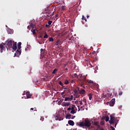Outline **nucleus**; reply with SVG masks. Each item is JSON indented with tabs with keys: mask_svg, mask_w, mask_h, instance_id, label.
I'll return each mask as SVG.
<instances>
[{
	"mask_svg": "<svg viewBox=\"0 0 130 130\" xmlns=\"http://www.w3.org/2000/svg\"><path fill=\"white\" fill-rule=\"evenodd\" d=\"M74 77H75V78H77V79H79V83H80L81 86H83V85H84V84H85V81L86 80V77H83L82 75L78 76V74H77V73L74 74Z\"/></svg>",
	"mask_w": 130,
	"mask_h": 130,
	"instance_id": "nucleus-1",
	"label": "nucleus"
},
{
	"mask_svg": "<svg viewBox=\"0 0 130 130\" xmlns=\"http://www.w3.org/2000/svg\"><path fill=\"white\" fill-rule=\"evenodd\" d=\"M118 119H115L114 117H113V115H110V120H109V123L110 124H115V127H116V125H117V124L118 123Z\"/></svg>",
	"mask_w": 130,
	"mask_h": 130,
	"instance_id": "nucleus-2",
	"label": "nucleus"
},
{
	"mask_svg": "<svg viewBox=\"0 0 130 130\" xmlns=\"http://www.w3.org/2000/svg\"><path fill=\"white\" fill-rule=\"evenodd\" d=\"M14 42L15 41L11 40V39H8V40L6 41V48L8 50V48L10 49V48H12L13 47V45L14 44Z\"/></svg>",
	"mask_w": 130,
	"mask_h": 130,
	"instance_id": "nucleus-3",
	"label": "nucleus"
},
{
	"mask_svg": "<svg viewBox=\"0 0 130 130\" xmlns=\"http://www.w3.org/2000/svg\"><path fill=\"white\" fill-rule=\"evenodd\" d=\"M92 124V123H91V121L89 120H85L84 121V125L85 126H86V127H90V126H91V125Z\"/></svg>",
	"mask_w": 130,
	"mask_h": 130,
	"instance_id": "nucleus-4",
	"label": "nucleus"
},
{
	"mask_svg": "<svg viewBox=\"0 0 130 130\" xmlns=\"http://www.w3.org/2000/svg\"><path fill=\"white\" fill-rule=\"evenodd\" d=\"M74 99V96L73 95H71L69 97H66L65 98L64 101H72L73 99Z\"/></svg>",
	"mask_w": 130,
	"mask_h": 130,
	"instance_id": "nucleus-5",
	"label": "nucleus"
},
{
	"mask_svg": "<svg viewBox=\"0 0 130 130\" xmlns=\"http://www.w3.org/2000/svg\"><path fill=\"white\" fill-rule=\"evenodd\" d=\"M75 117H76V116H73V115H71V114H69V115H67L66 116V118L67 119H68V118L69 119H71V118L72 119H74V118H75Z\"/></svg>",
	"mask_w": 130,
	"mask_h": 130,
	"instance_id": "nucleus-6",
	"label": "nucleus"
},
{
	"mask_svg": "<svg viewBox=\"0 0 130 130\" xmlns=\"http://www.w3.org/2000/svg\"><path fill=\"white\" fill-rule=\"evenodd\" d=\"M12 48L13 49V50H17V42H14L12 45Z\"/></svg>",
	"mask_w": 130,
	"mask_h": 130,
	"instance_id": "nucleus-7",
	"label": "nucleus"
},
{
	"mask_svg": "<svg viewBox=\"0 0 130 130\" xmlns=\"http://www.w3.org/2000/svg\"><path fill=\"white\" fill-rule=\"evenodd\" d=\"M26 95L27 99H29L31 98V97H32V95H31V94L30 93V92H29V91H27L26 92Z\"/></svg>",
	"mask_w": 130,
	"mask_h": 130,
	"instance_id": "nucleus-8",
	"label": "nucleus"
},
{
	"mask_svg": "<svg viewBox=\"0 0 130 130\" xmlns=\"http://www.w3.org/2000/svg\"><path fill=\"white\" fill-rule=\"evenodd\" d=\"M68 123H69V125H72V126H73V125H75V122H74V121H73L72 120H69Z\"/></svg>",
	"mask_w": 130,
	"mask_h": 130,
	"instance_id": "nucleus-9",
	"label": "nucleus"
},
{
	"mask_svg": "<svg viewBox=\"0 0 130 130\" xmlns=\"http://www.w3.org/2000/svg\"><path fill=\"white\" fill-rule=\"evenodd\" d=\"M3 50H5V47H4V45L1 44H0V51L1 52H3Z\"/></svg>",
	"mask_w": 130,
	"mask_h": 130,
	"instance_id": "nucleus-10",
	"label": "nucleus"
},
{
	"mask_svg": "<svg viewBox=\"0 0 130 130\" xmlns=\"http://www.w3.org/2000/svg\"><path fill=\"white\" fill-rule=\"evenodd\" d=\"M63 106H65V107L71 106V103H65L63 104Z\"/></svg>",
	"mask_w": 130,
	"mask_h": 130,
	"instance_id": "nucleus-11",
	"label": "nucleus"
},
{
	"mask_svg": "<svg viewBox=\"0 0 130 130\" xmlns=\"http://www.w3.org/2000/svg\"><path fill=\"white\" fill-rule=\"evenodd\" d=\"M79 126H81V127L83 126H85V122H80L79 123Z\"/></svg>",
	"mask_w": 130,
	"mask_h": 130,
	"instance_id": "nucleus-12",
	"label": "nucleus"
},
{
	"mask_svg": "<svg viewBox=\"0 0 130 130\" xmlns=\"http://www.w3.org/2000/svg\"><path fill=\"white\" fill-rule=\"evenodd\" d=\"M21 45H22V43L19 42L17 45L18 49H21Z\"/></svg>",
	"mask_w": 130,
	"mask_h": 130,
	"instance_id": "nucleus-13",
	"label": "nucleus"
},
{
	"mask_svg": "<svg viewBox=\"0 0 130 130\" xmlns=\"http://www.w3.org/2000/svg\"><path fill=\"white\" fill-rule=\"evenodd\" d=\"M31 31L34 35H36V32L35 31V29H34V28H32Z\"/></svg>",
	"mask_w": 130,
	"mask_h": 130,
	"instance_id": "nucleus-14",
	"label": "nucleus"
},
{
	"mask_svg": "<svg viewBox=\"0 0 130 130\" xmlns=\"http://www.w3.org/2000/svg\"><path fill=\"white\" fill-rule=\"evenodd\" d=\"M85 92H86V91L84 89H81L80 91V94H85Z\"/></svg>",
	"mask_w": 130,
	"mask_h": 130,
	"instance_id": "nucleus-15",
	"label": "nucleus"
},
{
	"mask_svg": "<svg viewBox=\"0 0 130 130\" xmlns=\"http://www.w3.org/2000/svg\"><path fill=\"white\" fill-rule=\"evenodd\" d=\"M41 56H43L44 55V52H43V49H41Z\"/></svg>",
	"mask_w": 130,
	"mask_h": 130,
	"instance_id": "nucleus-16",
	"label": "nucleus"
},
{
	"mask_svg": "<svg viewBox=\"0 0 130 130\" xmlns=\"http://www.w3.org/2000/svg\"><path fill=\"white\" fill-rule=\"evenodd\" d=\"M29 26H30V27L32 28V29H34V28H35V24H33L32 23H30Z\"/></svg>",
	"mask_w": 130,
	"mask_h": 130,
	"instance_id": "nucleus-17",
	"label": "nucleus"
},
{
	"mask_svg": "<svg viewBox=\"0 0 130 130\" xmlns=\"http://www.w3.org/2000/svg\"><path fill=\"white\" fill-rule=\"evenodd\" d=\"M93 98V95L91 93L89 94V100H92V99Z\"/></svg>",
	"mask_w": 130,
	"mask_h": 130,
	"instance_id": "nucleus-18",
	"label": "nucleus"
},
{
	"mask_svg": "<svg viewBox=\"0 0 130 130\" xmlns=\"http://www.w3.org/2000/svg\"><path fill=\"white\" fill-rule=\"evenodd\" d=\"M21 50H20V49H18L17 50V51H16V53L17 54H21Z\"/></svg>",
	"mask_w": 130,
	"mask_h": 130,
	"instance_id": "nucleus-19",
	"label": "nucleus"
},
{
	"mask_svg": "<svg viewBox=\"0 0 130 130\" xmlns=\"http://www.w3.org/2000/svg\"><path fill=\"white\" fill-rule=\"evenodd\" d=\"M70 113L71 114H75V113H76V111L75 110H71Z\"/></svg>",
	"mask_w": 130,
	"mask_h": 130,
	"instance_id": "nucleus-20",
	"label": "nucleus"
},
{
	"mask_svg": "<svg viewBox=\"0 0 130 130\" xmlns=\"http://www.w3.org/2000/svg\"><path fill=\"white\" fill-rule=\"evenodd\" d=\"M69 83L70 82H69L68 80H64V84H65V85H69Z\"/></svg>",
	"mask_w": 130,
	"mask_h": 130,
	"instance_id": "nucleus-21",
	"label": "nucleus"
},
{
	"mask_svg": "<svg viewBox=\"0 0 130 130\" xmlns=\"http://www.w3.org/2000/svg\"><path fill=\"white\" fill-rule=\"evenodd\" d=\"M49 40L50 42H53V41H54L53 38L52 37L49 38Z\"/></svg>",
	"mask_w": 130,
	"mask_h": 130,
	"instance_id": "nucleus-22",
	"label": "nucleus"
},
{
	"mask_svg": "<svg viewBox=\"0 0 130 130\" xmlns=\"http://www.w3.org/2000/svg\"><path fill=\"white\" fill-rule=\"evenodd\" d=\"M60 43H61L60 40H57L56 41V45H59V44H60Z\"/></svg>",
	"mask_w": 130,
	"mask_h": 130,
	"instance_id": "nucleus-23",
	"label": "nucleus"
},
{
	"mask_svg": "<svg viewBox=\"0 0 130 130\" xmlns=\"http://www.w3.org/2000/svg\"><path fill=\"white\" fill-rule=\"evenodd\" d=\"M83 102H84V105H87V100L86 99H83Z\"/></svg>",
	"mask_w": 130,
	"mask_h": 130,
	"instance_id": "nucleus-24",
	"label": "nucleus"
},
{
	"mask_svg": "<svg viewBox=\"0 0 130 130\" xmlns=\"http://www.w3.org/2000/svg\"><path fill=\"white\" fill-rule=\"evenodd\" d=\"M57 71H58V69H54V70L52 72V74H55V73H56V72H57Z\"/></svg>",
	"mask_w": 130,
	"mask_h": 130,
	"instance_id": "nucleus-25",
	"label": "nucleus"
},
{
	"mask_svg": "<svg viewBox=\"0 0 130 130\" xmlns=\"http://www.w3.org/2000/svg\"><path fill=\"white\" fill-rule=\"evenodd\" d=\"M44 38H48V35L46 32H45V35L44 36Z\"/></svg>",
	"mask_w": 130,
	"mask_h": 130,
	"instance_id": "nucleus-26",
	"label": "nucleus"
},
{
	"mask_svg": "<svg viewBox=\"0 0 130 130\" xmlns=\"http://www.w3.org/2000/svg\"><path fill=\"white\" fill-rule=\"evenodd\" d=\"M75 107H76V106L73 105L71 107V110H75Z\"/></svg>",
	"mask_w": 130,
	"mask_h": 130,
	"instance_id": "nucleus-27",
	"label": "nucleus"
},
{
	"mask_svg": "<svg viewBox=\"0 0 130 130\" xmlns=\"http://www.w3.org/2000/svg\"><path fill=\"white\" fill-rule=\"evenodd\" d=\"M88 84H92V85H93V84H94V82L92 80H88Z\"/></svg>",
	"mask_w": 130,
	"mask_h": 130,
	"instance_id": "nucleus-28",
	"label": "nucleus"
},
{
	"mask_svg": "<svg viewBox=\"0 0 130 130\" xmlns=\"http://www.w3.org/2000/svg\"><path fill=\"white\" fill-rule=\"evenodd\" d=\"M105 121H106V122H107V121H109V117H108V116H107L106 118Z\"/></svg>",
	"mask_w": 130,
	"mask_h": 130,
	"instance_id": "nucleus-29",
	"label": "nucleus"
},
{
	"mask_svg": "<svg viewBox=\"0 0 130 130\" xmlns=\"http://www.w3.org/2000/svg\"><path fill=\"white\" fill-rule=\"evenodd\" d=\"M52 23V21H51V20H49L48 22V24L50 26V25H51Z\"/></svg>",
	"mask_w": 130,
	"mask_h": 130,
	"instance_id": "nucleus-30",
	"label": "nucleus"
},
{
	"mask_svg": "<svg viewBox=\"0 0 130 130\" xmlns=\"http://www.w3.org/2000/svg\"><path fill=\"white\" fill-rule=\"evenodd\" d=\"M58 84L62 86V87H63V83H62V82H61V81H59Z\"/></svg>",
	"mask_w": 130,
	"mask_h": 130,
	"instance_id": "nucleus-31",
	"label": "nucleus"
},
{
	"mask_svg": "<svg viewBox=\"0 0 130 130\" xmlns=\"http://www.w3.org/2000/svg\"><path fill=\"white\" fill-rule=\"evenodd\" d=\"M111 102H112V103H113L114 104L115 103V99H113Z\"/></svg>",
	"mask_w": 130,
	"mask_h": 130,
	"instance_id": "nucleus-32",
	"label": "nucleus"
},
{
	"mask_svg": "<svg viewBox=\"0 0 130 130\" xmlns=\"http://www.w3.org/2000/svg\"><path fill=\"white\" fill-rule=\"evenodd\" d=\"M102 98H107V95L104 94H104L102 95Z\"/></svg>",
	"mask_w": 130,
	"mask_h": 130,
	"instance_id": "nucleus-33",
	"label": "nucleus"
},
{
	"mask_svg": "<svg viewBox=\"0 0 130 130\" xmlns=\"http://www.w3.org/2000/svg\"><path fill=\"white\" fill-rule=\"evenodd\" d=\"M82 20H83V21H84V20H85V21H87V19L85 18V17L84 16V15L82 16Z\"/></svg>",
	"mask_w": 130,
	"mask_h": 130,
	"instance_id": "nucleus-34",
	"label": "nucleus"
},
{
	"mask_svg": "<svg viewBox=\"0 0 130 130\" xmlns=\"http://www.w3.org/2000/svg\"><path fill=\"white\" fill-rule=\"evenodd\" d=\"M113 105H114V104H113V103H112L111 102H110V106H113Z\"/></svg>",
	"mask_w": 130,
	"mask_h": 130,
	"instance_id": "nucleus-35",
	"label": "nucleus"
},
{
	"mask_svg": "<svg viewBox=\"0 0 130 130\" xmlns=\"http://www.w3.org/2000/svg\"><path fill=\"white\" fill-rule=\"evenodd\" d=\"M75 82H76V81L75 80H72L71 81V84H74L75 83Z\"/></svg>",
	"mask_w": 130,
	"mask_h": 130,
	"instance_id": "nucleus-36",
	"label": "nucleus"
},
{
	"mask_svg": "<svg viewBox=\"0 0 130 130\" xmlns=\"http://www.w3.org/2000/svg\"><path fill=\"white\" fill-rule=\"evenodd\" d=\"M99 123L98 122H94V125H98Z\"/></svg>",
	"mask_w": 130,
	"mask_h": 130,
	"instance_id": "nucleus-37",
	"label": "nucleus"
},
{
	"mask_svg": "<svg viewBox=\"0 0 130 130\" xmlns=\"http://www.w3.org/2000/svg\"><path fill=\"white\" fill-rule=\"evenodd\" d=\"M110 128H111L112 130H115V128L113 126H110Z\"/></svg>",
	"mask_w": 130,
	"mask_h": 130,
	"instance_id": "nucleus-38",
	"label": "nucleus"
},
{
	"mask_svg": "<svg viewBox=\"0 0 130 130\" xmlns=\"http://www.w3.org/2000/svg\"><path fill=\"white\" fill-rule=\"evenodd\" d=\"M70 110H71V106H70V107H69V108H68L67 109V111H70Z\"/></svg>",
	"mask_w": 130,
	"mask_h": 130,
	"instance_id": "nucleus-39",
	"label": "nucleus"
},
{
	"mask_svg": "<svg viewBox=\"0 0 130 130\" xmlns=\"http://www.w3.org/2000/svg\"><path fill=\"white\" fill-rule=\"evenodd\" d=\"M101 125H104V121H101Z\"/></svg>",
	"mask_w": 130,
	"mask_h": 130,
	"instance_id": "nucleus-40",
	"label": "nucleus"
},
{
	"mask_svg": "<svg viewBox=\"0 0 130 130\" xmlns=\"http://www.w3.org/2000/svg\"><path fill=\"white\" fill-rule=\"evenodd\" d=\"M119 96H121V95H122V92L120 91V92H119Z\"/></svg>",
	"mask_w": 130,
	"mask_h": 130,
	"instance_id": "nucleus-41",
	"label": "nucleus"
},
{
	"mask_svg": "<svg viewBox=\"0 0 130 130\" xmlns=\"http://www.w3.org/2000/svg\"><path fill=\"white\" fill-rule=\"evenodd\" d=\"M31 26H30V25H28V26H27V29H29V30H30V29H31Z\"/></svg>",
	"mask_w": 130,
	"mask_h": 130,
	"instance_id": "nucleus-42",
	"label": "nucleus"
},
{
	"mask_svg": "<svg viewBox=\"0 0 130 130\" xmlns=\"http://www.w3.org/2000/svg\"><path fill=\"white\" fill-rule=\"evenodd\" d=\"M79 104H80V105H82L83 104V102L81 101H79Z\"/></svg>",
	"mask_w": 130,
	"mask_h": 130,
	"instance_id": "nucleus-43",
	"label": "nucleus"
},
{
	"mask_svg": "<svg viewBox=\"0 0 130 130\" xmlns=\"http://www.w3.org/2000/svg\"><path fill=\"white\" fill-rule=\"evenodd\" d=\"M49 24H46V27H47V28H48V27H49Z\"/></svg>",
	"mask_w": 130,
	"mask_h": 130,
	"instance_id": "nucleus-44",
	"label": "nucleus"
},
{
	"mask_svg": "<svg viewBox=\"0 0 130 130\" xmlns=\"http://www.w3.org/2000/svg\"><path fill=\"white\" fill-rule=\"evenodd\" d=\"M55 18H57V17H58V14H56L55 15Z\"/></svg>",
	"mask_w": 130,
	"mask_h": 130,
	"instance_id": "nucleus-45",
	"label": "nucleus"
},
{
	"mask_svg": "<svg viewBox=\"0 0 130 130\" xmlns=\"http://www.w3.org/2000/svg\"><path fill=\"white\" fill-rule=\"evenodd\" d=\"M62 89H64V90H66V89H67V87H65V88H64V86H63Z\"/></svg>",
	"mask_w": 130,
	"mask_h": 130,
	"instance_id": "nucleus-46",
	"label": "nucleus"
},
{
	"mask_svg": "<svg viewBox=\"0 0 130 130\" xmlns=\"http://www.w3.org/2000/svg\"><path fill=\"white\" fill-rule=\"evenodd\" d=\"M64 67H67V66H68V63L64 64Z\"/></svg>",
	"mask_w": 130,
	"mask_h": 130,
	"instance_id": "nucleus-47",
	"label": "nucleus"
},
{
	"mask_svg": "<svg viewBox=\"0 0 130 130\" xmlns=\"http://www.w3.org/2000/svg\"><path fill=\"white\" fill-rule=\"evenodd\" d=\"M83 107H81L80 109H82V110H84V109H83Z\"/></svg>",
	"mask_w": 130,
	"mask_h": 130,
	"instance_id": "nucleus-48",
	"label": "nucleus"
},
{
	"mask_svg": "<svg viewBox=\"0 0 130 130\" xmlns=\"http://www.w3.org/2000/svg\"><path fill=\"white\" fill-rule=\"evenodd\" d=\"M54 13V12H53V13L52 14L50 15L51 17H52V16L53 15V14Z\"/></svg>",
	"mask_w": 130,
	"mask_h": 130,
	"instance_id": "nucleus-49",
	"label": "nucleus"
},
{
	"mask_svg": "<svg viewBox=\"0 0 130 130\" xmlns=\"http://www.w3.org/2000/svg\"><path fill=\"white\" fill-rule=\"evenodd\" d=\"M14 56H17V53H14Z\"/></svg>",
	"mask_w": 130,
	"mask_h": 130,
	"instance_id": "nucleus-50",
	"label": "nucleus"
},
{
	"mask_svg": "<svg viewBox=\"0 0 130 130\" xmlns=\"http://www.w3.org/2000/svg\"><path fill=\"white\" fill-rule=\"evenodd\" d=\"M30 110H34V108H30Z\"/></svg>",
	"mask_w": 130,
	"mask_h": 130,
	"instance_id": "nucleus-51",
	"label": "nucleus"
},
{
	"mask_svg": "<svg viewBox=\"0 0 130 130\" xmlns=\"http://www.w3.org/2000/svg\"><path fill=\"white\" fill-rule=\"evenodd\" d=\"M89 17H90L89 15H87V19H89Z\"/></svg>",
	"mask_w": 130,
	"mask_h": 130,
	"instance_id": "nucleus-52",
	"label": "nucleus"
},
{
	"mask_svg": "<svg viewBox=\"0 0 130 130\" xmlns=\"http://www.w3.org/2000/svg\"><path fill=\"white\" fill-rule=\"evenodd\" d=\"M68 70V68H66V69H65V72H67V71Z\"/></svg>",
	"mask_w": 130,
	"mask_h": 130,
	"instance_id": "nucleus-53",
	"label": "nucleus"
},
{
	"mask_svg": "<svg viewBox=\"0 0 130 130\" xmlns=\"http://www.w3.org/2000/svg\"><path fill=\"white\" fill-rule=\"evenodd\" d=\"M69 40H72V39H69Z\"/></svg>",
	"mask_w": 130,
	"mask_h": 130,
	"instance_id": "nucleus-54",
	"label": "nucleus"
},
{
	"mask_svg": "<svg viewBox=\"0 0 130 130\" xmlns=\"http://www.w3.org/2000/svg\"><path fill=\"white\" fill-rule=\"evenodd\" d=\"M62 94H63V92H62Z\"/></svg>",
	"mask_w": 130,
	"mask_h": 130,
	"instance_id": "nucleus-55",
	"label": "nucleus"
},
{
	"mask_svg": "<svg viewBox=\"0 0 130 130\" xmlns=\"http://www.w3.org/2000/svg\"><path fill=\"white\" fill-rule=\"evenodd\" d=\"M80 111V109H79V110H78V111Z\"/></svg>",
	"mask_w": 130,
	"mask_h": 130,
	"instance_id": "nucleus-56",
	"label": "nucleus"
}]
</instances>
